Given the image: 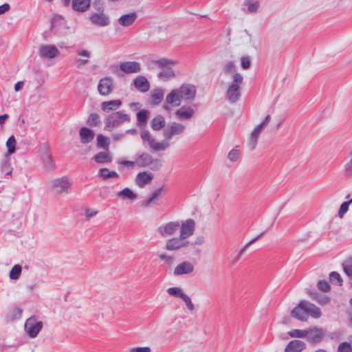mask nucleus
<instances>
[{
	"mask_svg": "<svg viewBox=\"0 0 352 352\" xmlns=\"http://www.w3.org/2000/svg\"><path fill=\"white\" fill-rule=\"evenodd\" d=\"M338 352H352V346L346 342H341L338 346Z\"/></svg>",
	"mask_w": 352,
	"mask_h": 352,
	"instance_id": "obj_46",
	"label": "nucleus"
},
{
	"mask_svg": "<svg viewBox=\"0 0 352 352\" xmlns=\"http://www.w3.org/2000/svg\"><path fill=\"white\" fill-rule=\"evenodd\" d=\"M122 104V100L119 99L112 100L102 102L100 104V107L104 112L109 113L118 109L121 107Z\"/></svg>",
	"mask_w": 352,
	"mask_h": 352,
	"instance_id": "obj_17",
	"label": "nucleus"
},
{
	"mask_svg": "<svg viewBox=\"0 0 352 352\" xmlns=\"http://www.w3.org/2000/svg\"><path fill=\"white\" fill-rule=\"evenodd\" d=\"M343 269L348 276L352 278V258L347 260L343 264Z\"/></svg>",
	"mask_w": 352,
	"mask_h": 352,
	"instance_id": "obj_47",
	"label": "nucleus"
},
{
	"mask_svg": "<svg viewBox=\"0 0 352 352\" xmlns=\"http://www.w3.org/2000/svg\"><path fill=\"white\" fill-rule=\"evenodd\" d=\"M148 144L154 151H164L169 146V143L167 141L157 142L153 138L149 140Z\"/></svg>",
	"mask_w": 352,
	"mask_h": 352,
	"instance_id": "obj_26",
	"label": "nucleus"
},
{
	"mask_svg": "<svg viewBox=\"0 0 352 352\" xmlns=\"http://www.w3.org/2000/svg\"><path fill=\"white\" fill-rule=\"evenodd\" d=\"M148 111L146 110H141L137 113L138 124L140 126H144L147 120Z\"/></svg>",
	"mask_w": 352,
	"mask_h": 352,
	"instance_id": "obj_32",
	"label": "nucleus"
},
{
	"mask_svg": "<svg viewBox=\"0 0 352 352\" xmlns=\"http://www.w3.org/2000/svg\"><path fill=\"white\" fill-rule=\"evenodd\" d=\"M243 76L239 73H236L233 76L232 82L228 87L227 91V97L230 102H235L239 98V88L243 82Z\"/></svg>",
	"mask_w": 352,
	"mask_h": 352,
	"instance_id": "obj_4",
	"label": "nucleus"
},
{
	"mask_svg": "<svg viewBox=\"0 0 352 352\" xmlns=\"http://www.w3.org/2000/svg\"><path fill=\"white\" fill-rule=\"evenodd\" d=\"M307 331H309L308 340L313 343L320 342L324 335L323 329L318 327L309 329Z\"/></svg>",
	"mask_w": 352,
	"mask_h": 352,
	"instance_id": "obj_15",
	"label": "nucleus"
},
{
	"mask_svg": "<svg viewBox=\"0 0 352 352\" xmlns=\"http://www.w3.org/2000/svg\"><path fill=\"white\" fill-rule=\"evenodd\" d=\"M43 161L45 164V166L47 168H54V164L53 163V160L52 159V157L48 153H46L43 155Z\"/></svg>",
	"mask_w": 352,
	"mask_h": 352,
	"instance_id": "obj_49",
	"label": "nucleus"
},
{
	"mask_svg": "<svg viewBox=\"0 0 352 352\" xmlns=\"http://www.w3.org/2000/svg\"><path fill=\"white\" fill-rule=\"evenodd\" d=\"M138 18L136 12H133L122 15L118 20V23L124 27L131 25Z\"/></svg>",
	"mask_w": 352,
	"mask_h": 352,
	"instance_id": "obj_18",
	"label": "nucleus"
},
{
	"mask_svg": "<svg viewBox=\"0 0 352 352\" xmlns=\"http://www.w3.org/2000/svg\"><path fill=\"white\" fill-rule=\"evenodd\" d=\"M78 54L81 56H85L88 58L89 56V53L87 50H81L78 52Z\"/></svg>",
	"mask_w": 352,
	"mask_h": 352,
	"instance_id": "obj_63",
	"label": "nucleus"
},
{
	"mask_svg": "<svg viewBox=\"0 0 352 352\" xmlns=\"http://www.w3.org/2000/svg\"><path fill=\"white\" fill-rule=\"evenodd\" d=\"M159 258L161 261H164L170 263H171L173 261V258L171 256L166 254H160Z\"/></svg>",
	"mask_w": 352,
	"mask_h": 352,
	"instance_id": "obj_55",
	"label": "nucleus"
},
{
	"mask_svg": "<svg viewBox=\"0 0 352 352\" xmlns=\"http://www.w3.org/2000/svg\"><path fill=\"white\" fill-rule=\"evenodd\" d=\"M54 188L60 192H67L71 186V184L67 179H56L53 182Z\"/></svg>",
	"mask_w": 352,
	"mask_h": 352,
	"instance_id": "obj_21",
	"label": "nucleus"
},
{
	"mask_svg": "<svg viewBox=\"0 0 352 352\" xmlns=\"http://www.w3.org/2000/svg\"><path fill=\"white\" fill-rule=\"evenodd\" d=\"M153 179V174L148 171L139 173L135 177L137 186L143 188L146 184H149Z\"/></svg>",
	"mask_w": 352,
	"mask_h": 352,
	"instance_id": "obj_12",
	"label": "nucleus"
},
{
	"mask_svg": "<svg viewBox=\"0 0 352 352\" xmlns=\"http://www.w3.org/2000/svg\"><path fill=\"white\" fill-rule=\"evenodd\" d=\"M109 146V139L103 135H98L97 136V146L98 148H102L108 149Z\"/></svg>",
	"mask_w": 352,
	"mask_h": 352,
	"instance_id": "obj_34",
	"label": "nucleus"
},
{
	"mask_svg": "<svg viewBox=\"0 0 352 352\" xmlns=\"http://www.w3.org/2000/svg\"><path fill=\"white\" fill-rule=\"evenodd\" d=\"M352 203V198L349 201L342 203L338 210V216L340 218H342L344 214L348 211L349 205Z\"/></svg>",
	"mask_w": 352,
	"mask_h": 352,
	"instance_id": "obj_44",
	"label": "nucleus"
},
{
	"mask_svg": "<svg viewBox=\"0 0 352 352\" xmlns=\"http://www.w3.org/2000/svg\"><path fill=\"white\" fill-rule=\"evenodd\" d=\"M239 157V151L236 149L231 150L228 153V158L232 161L235 162Z\"/></svg>",
	"mask_w": 352,
	"mask_h": 352,
	"instance_id": "obj_52",
	"label": "nucleus"
},
{
	"mask_svg": "<svg viewBox=\"0 0 352 352\" xmlns=\"http://www.w3.org/2000/svg\"><path fill=\"white\" fill-rule=\"evenodd\" d=\"M153 163V159L148 154H142L136 158V165L139 167H146Z\"/></svg>",
	"mask_w": 352,
	"mask_h": 352,
	"instance_id": "obj_24",
	"label": "nucleus"
},
{
	"mask_svg": "<svg viewBox=\"0 0 352 352\" xmlns=\"http://www.w3.org/2000/svg\"><path fill=\"white\" fill-rule=\"evenodd\" d=\"M309 331L303 329H292L288 331V335L291 338H303L307 336Z\"/></svg>",
	"mask_w": 352,
	"mask_h": 352,
	"instance_id": "obj_33",
	"label": "nucleus"
},
{
	"mask_svg": "<svg viewBox=\"0 0 352 352\" xmlns=\"http://www.w3.org/2000/svg\"><path fill=\"white\" fill-rule=\"evenodd\" d=\"M88 62V60L86 59V60H84V59H78L76 60V63L78 65V66H81L82 65H85Z\"/></svg>",
	"mask_w": 352,
	"mask_h": 352,
	"instance_id": "obj_64",
	"label": "nucleus"
},
{
	"mask_svg": "<svg viewBox=\"0 0 352 352\" xmlns=\"http://www.w3.org/2000/svg\"><path fill=\"white\" fill-rule=\"evenodd\" d=\"M241 65L243 69H248L250 66V58L248 56H243L241 59Z\"/></svg>",
	"mask_w": 352,
	"mask_h": 352,
	"instance_id": "obj_51",
	"label": "nucleus"
},
{
	"mask_svg": "<svg viewBox=\"0 0 352 352\" xmlns=\"http://www.w3.org/2000/svg\"><path fill=\"white\" fill-rule=\"evenodd\" d=\"M270 115H267L265 118V119L263 120V121L260 123L259 124H258L254 129V131H255L256 133L258 134H261V131L263 130V129L265 127L267 126V125L269 124L270 121Z\"/></svg>",
	"mask_w": 352,
	"mask_h": 352,
	"instance_id": "obj_41",
	"label": "nucleus"
},
{
	"mask_svg": "<svg viewBox=\"0 0 352 352\" xmlns=\"http://www.w3.org/2000/svg\"><path fill=\"white\" fill-rule=\"evenodd\" d=\"M235 70V67L234 63H229L226 65V73H230L234 72Z\"/></svg>",
	"mask_w": 352,
	"mask_h": 352,
	"instance_id": "obj_58",
	"label": "nucleus"
},
{
	"mask_svg": "<svg viewBox=\"0 0 352 352\" xmlns=\"http://www.w3.org/2000/svg\"><path fill=\"white\" fill-rule=\"evenodd\" d=\"M39 55L42 58H53L60 54L58 50L54 45H41L39 47Z\"/></svg>",
	"mask_w": 352,
	"mask_h": 352,
	"instance_id": "obj_10",
	"label": "nucleus"
},
{
	"mask_svg": "<svg viewBox=\"0 0 352 352\" xmlns=\"http://www.w3.org/2000/svg\"><path fill=\"white\" fill-rule=\"evenodd\" d=\"M184 130V126L180 123L173 122L164 132V137L170 139L173 135L180 134Z\"/></svg>",
	"mask_w": 352,
	"mask_h": 352,
	"instance_id": "obj_13",
	"label": "nucleus"
},
{
	"mask_svg": "<svg viewBox=\"0 0 352 352\" xmlns=\"http://www.w3.org/2000/svg\"><path fill=\"white\" fill-rule=\"evenodd\" d=\"M344 172L347 177H352V151L349 153V160L344 165Z\"/></svg>",
	"mask_w": 352,
	"mask_h": 352,
	"instance_id": "obj_40",
	"label": "nucleus"
},
{
	"mask_svg": "<svg viewBox=\"0 0 352 352\" xmlns=\"http://www.w3.org/2000/svg\"><path fill=\"white\" fill-rule=\"evenodd\" d=\"M79 137L80 142L82 144H87L93 141L95 137L94 132L87 127H82L79 131Z\"/></svg>",
	"mask_w": 352,
	"mask_h": 352,
	"instance_id": "obj_14",
	"label": "nucleus"
},
{
	"mask_svg": "<svg viewBox=\"0 0 352 352\" xmlns=\"http://www.w3.org/2000/svg\"><path fill=\"white\" fill-rule=\"evenodd\" d=\"M157 63L160 65H169L174 64L175 62L168 58H162L157 60Z\"/></svg>",
	"mask_w": 352,
	"mask_h": 352,
	"instance_id": "obj_56",
	"label": "nucleus"
},
{
	"mask_svg": "<svg viewBox=\"0 0 352 352\" xmlns=\"http://www.w3.org/2000/svg\"><path fill=\"white\" fill-rule=\"evenodd\" d=\"M90 5V0H73L72 1V7L73 9L79 11L84 12L85 11Z\"/></svg>",
	"mask_w": 352,
	"mask_h": 352,
	"instance_id": "obj_25",
	"label": "nucleus"
},
{
	"mask_svg": "<svg viewBox=\"0 0 352 352\" xmlns=\"http://www.w3.org/2000/svg\"><path fill=\"white\" fill-rule=\"evenodd\" d=\"M129 120L130 118L129 115L122 111H116L107 117L104 129H110L116 127L125 122H129Z\"/></svg>",
	"mask_w": 352,
	"mask_h": 352,
	"instance_id": "obj_5",
	"label": "nucleus"
},
{
	"mask_svg": "<svg viewBox=\"0 0 352 352\" xmlns=\"http://www.w3.org/2000/svg\"><path fill=\"white\" fill-rule=\"evenodd\" d=\"M16 145V142L13 135L10 136L7 142L6 146L8 147V151L9 154H12L15 151V147Z\"/></svg>",
	"mask_w": 352,
	"mask_h": 352,
	"instance_id": "obj_42",
	"label": "nucleus"
},
{
	"mask_svg": "<svg viewBox=\"0 0 352 352\" xmlns=\"http://www.w3.org/2000/svg\"><path fill=\"white\" fill-rule=\"evenodd\" d=\"M151 349L148 346H139L131 349L130 352H151Z\"/></svg>",
	"mask_w": 352,
	"mask_h": 352,
	"instance_id": "obj_53",
	"label": "nucleus"
},
{
	"mask_svg": "<svg viewBox=\"0 0 352 352\" xmlns=\"http://www.w3.org/2000/svg\"><path fill=\"white\" fill-rule=\"evenodd\" d=\"M305 347L306 344L303 341L293 340L287 344L285 352H301Z\"/></svg>",
	"mask_w": 352,
	"mask_h": 352,
	"instance_id": "obj_16",
	"label": "nucleus"
},
{
	"mask_svg": "<svg viewBox=\"0 0 352 352\" xmlns=\"http://www.w3.org/2000/svg\"><path fill=\"white\" fill-rule=\"evenodd\" d=\"M244 5L248 7V11L252 13L257 12L260 7L258 1H252L251 0H245Z\"/></svg>",
	"mask_w": 352,
	"mask_h": 352,
	"instance_id": "obj_36",
	"label": "nucleus"
},
{
	"mask_svg": "<svg viewBox=\"0 0 352 352\" xmlns=\"http://www.w3.org/2000/svg\"><path fill=\"white\" fill-rule=\"evenodd\" d=\"M23 81H19L18 82H16L14 85V90L15 91H19L21 90V89L23 87Z\"/></svg>",
	"mask_w": 352,
	"mask_h": 352,
	"instance_id": "obj_59",
	"label": "nucleus"
},
{
	"mask_svg": "<svg viewBox=\"0 0 352 352\" xmlns=\"http://www.w3.org/2000/svg\"><path fill=\"white\" fill-rule=\"evenodd\" d=\"M141 138L144 142H146L148 143L152 137L147 131L143 130L141 131Z\"/></svg>",
	"mask_w": 352,
	"mask_h": 352,
	"instance_id": "obj_54",
	"label": "nucleus"
},
{
	"mask_svg": "<svg viewBox=\"0 0 352 352\" xmlns=\"http://www.w3.org/2000/svg\"><path fill=\"white\" fill-rule=\"evenodd\" d=\"M2 170L4 171L6 175H10L12 173V168H10L8 165L3 166Z\"/></svg>",
	"mask_w": 352,
	"mask_h": 352,
	"instance_id": "obj_61",
	"label": "nucleus"
},
{
	"mask_svg": "<svg viewBox=\"0 0 352 352\" xmlns=\"http://www.w3.org/2000/svg\"><path fill=\"white\" fill-rule=\"evenodd\" d=\"M135 87L141 92H146L149 90L150 85L147 79L142 76H138L133 81Z\"/></svg>",
	"mask_w": 352,
	"mask_h": 352,
	"instance_id": "obj_19",
	"label": "nucleus"
},
{
	"mask_svg": "<svg viewBox=\"0 0 352 352\" xmlns=\"http://www.w3.org/2000/svg\"><path fill=\"white\" fill-rule=\"evenodd\" d=\"M258 238V236L254 238V239H252V241H250L247 245H245L241 250V252H240V255L243 254V252L245 251L246 250V248L251 243H254V241H256L257 240V239Z\"/></svg>",
	"mask_w": 352,
	"mask_h": 352,
	"instance_id": "obj_60",
	"label": "nucleus"
},
{
	"mask_svg": "<svg viewBox=\"0 0 352 352\" xmlns=\"http://www.w3.org/2000/svg\"><path fill=\"white\" fill-rule=\"evenodd\" d=\"M167 292L169 295L177 298H182L186 293L183 291V289L178 287H169L167 289Z\"/></svg>",
	"mask_w": 352,
	"mask_h": 352,
	"instance_id": "obj_35",
	"label": "nucleus"
},
{
	"mask_svg": "<svg viewBox=\"0 0 352 352\" xmlns=\"http://www.w3.org/2000/svg\"><path fill=\"white\" fill-rule=\"evenodd\" d=\"M153 130L159 131L165 126V120L162 116L155 117L151 122Z\"/></svg>",
	"mask_w": 352,
	"mask_h": 352,
	"instance_id": "obj_27",
	"label": "nucleus"
},
{
	"mask_svg": "<svg viewBox=\"0 0 352 352\" xmlns=\"http://www.w3.org/2000/svg\"><path fill=\"white\" fill-rule=\"evenodd\" d=\"M95 161L98 164H103L111 161V156L109 152H100L94 156Z\"/></svg>",
	"mask_w": 352,
	"mask_h": 352,
	"instance_id": "obj_28",
	"label": "nucleus"
},
{
	"mask_svg": "<svg viewBox=\"0 0 352 352\" xmlns=\"http://www.w3.org/2000/svg\"><path fill=\"white\" fill-rule=\"evenodd\" d=\"M166 190V187L164 186H161L158 189L155 190L151 195L150 198L147 200V204L151 203L153 200L157 199Z\"/></svg>",
	"mask_w": 352,
	"mask_h": 352,
	"instance_id": "obj_39",
	"label": "nucleus"
},
{
	"mask_svg": "<svg viewBox=\"0 0 352 352\" xmlns=\"http://www.w3.org/2000/svg\"><path fill=\"white\" fill-rule=\"evenodd\" d=\"M259 135V134L252 131L248 142V146L250 150H254L256 148Z\"/></svg>",
	"mask_w": 352,
	"mask_h": 352,
	"instance_id": "obj_37",
	"label": "nucleus"
},
{
	"mask_svg": "<svg viewBox=\"0 0 352 352\" xmlns=\"http://www.w3.org/2000/svg\"><path fill=\"white\" fill-rule=\"evenodd\" d=\"M91 22L99 26H106L109 24V19L103 13H95L90 16Z\"/></svg>",
	"mask_w": 352,
	"mask_h": 352,
	"instance_id": "obj_23",
	"label": "nucleus"
},
{
	"mask_svg": "<svg viewBox=\"0 0 352 352\" xmlns=\"http://www.w3.org/2000/svg\"><path fill=\"white\" fill-rule=\"evenodd\" d=\"M21 273V267L19 265H15L10 272V278L13 280L18 279Z\"/></svg>",
	"mask_w": 352,
	"mask_h": 352,
	"instance_id": "obj_43",
	"label": "nucleus"
},
{
	"mask_svg": "<svg viewBox=\"0 0 352 352\" xmlns=\"http://www.w3.org/2000/svg\"><path fill=\"white\" fill-rule=\"evenodd\" d=\"M122 164L124 165V166H134L135 165H136V160L135 162H132V161H124L122 162Z\"/></svg>",
	"mask_w": 352,
	"mask_h": 352,
	"instance_id": "obj_62",
	"label": "nucleus"
},
{
	"mask_svg": "<svg viewBox=\"0 0 352 352\" xmlns=\"http://www.w3.org/2000/svg\"><path fill=\"white\" fill-rule=\"evenodd\" d=\"M292 317L300 320L307 321L309 316L314 318H319L321 311L319 307L307 301H300L292 311Z\"/></svg>",
	"mask_w": 352,
	"mask_h": 352,
	"instance_id": "obj_2",
	"label": "nucleus"
},
{
	"mask_svg": "<svg viewBox=\"0 0 352 352\" xmlns=\"http://www.w3.org/2000/svg\"><path fill=\"white\" fill-rule=\"evenodd\" d=\"M120 69L126 74L138 73L141 70V66L136 61H126L120 63Z\"/></svg>",
	"mask_w": 352,
	"mask_h": 352,
	"instance_id": "obj_11",
	"label": "nucleus"
},
{
	"mask_svg": "<svg viewBox=\"0 0 352 352\" xmlns=\"http://www.w3.org/2000/svg\"><path fill=\"white\" fill-rule=\"evenodd\" d=\"M329 279L332 283L336 284L339 286L342 284V278H341L340 274L336 272H332L329 274Z\"/></svg>",
	"mask_w": 352,
	"mask_h": 352,
	"instance_id": "obj_45",
	"label": "nucleus"
},
{
	"mask_svg": "<svg viewBox=\"0 0 352 352\" xmlns=\"http://www.w3.org/2000/svg\"><path fill=\"white\" fill-rule=\"evenodd\" d=\"M195 266L190 261H184L177 264L173 270L175 276L190 275L195 272Z\"/></svg>",
	"mask_w": 352,
	"mask_h": 352,
	"instance_id": "obj_6",
	"label": "nucleus"
},
{
	"mask_svg": "<svg viewBox=\"0 0 352 352\" xmlns=\"http://www.w3.org/2000/svg\"><path fill=\"white\" fill-rule=\"evenodd\" d=\"M181 299L184 302L190 311H192L195 309V306L188 295L186 294Z\"/></svg>",
	"mask_w": 352,
	"mask_h": 352,
	"instance_id": "obj_48",
	"label": "nucleus"
},
{
	"mask_svg": "<svg viewBox=\"0 0 352 352\" xmlns=\"http://www.w3.org/2000/svg\"><path fill=\"white\" fill-rule=\"evenodd\" d=\"M166 101L173 107H178L183 100L180 98L179 92L175 89L172 90V91L167 95Z\"/></svg>",
	"mask_w": 352,
	"mask_h": 352,
	"instance_id": "obj_20",
	"label": "nucleus"
},
{
	"mask_svg": "<svg viewBox=\"0 0 352 352\" xmlns=\"http://www.w3.org/2000/svg\"><path fill=\"white\" fill-rule=\"evenodd\" d=\"M195 111L191 107H182L175 112L177 117L182 120H188L193 116Z\"/></svg>",
	"mask_w": 352,
	"mask_h": 352,
	"instance_id": "obj_22",
	"label": "nucleus"
},
{
	"mask_svg": "<svg viewBox=\"0 0 352 352\" xmlns=\"http://www.w3.org/2000/svg\"><path fill=\"white\" fill-rule=\"evenodd\" d=\"M99 175L104 179L113 177H118V174L114 170H109L108 168H104L99 170Z\"/></svg>",
	"mask_w": 352,
	"mask_h": 352,
	"instance_id": "obj_30",
	"label": "nucleus"
},
{
	"mask_svg": "<svg viewBox=\"0 0 352 352\" xmlns=\"http://www.w3.org/2000/svg\"><path fill=\"white\" fill-rule=\"evenodd\" d=\"M113 90V82L110 78H103L100 80L98 85V93L101 96H108Z\"/></svg>",
	"mask_w": 352,
	"mask_h": 352,
	"instance_id": "obj_9",
	"label": "nucleus"
},
{
	"mask_svg": "<svg viewBox=\"0 0 352 352\" xmlns=\"http://www.w3.org/2000/svg\"><path fill=\"white\" fill-rule=\"evenodd\" d=\"M175 76V73L172 68L166 67L163 69L159 74V78L164 80H168Z\"/></svg>",
	"mask_w": 352,
	"mask_h": 352,
	"instance_id": "obj_29",
	"label": "nucleus"
},
{
	"mask_svg": "<svg viewBox=\"0 0 352 352\" xmlns=\"http://www.w3.org/2000/svg\"><path fill=\"white\" fill-rule=\"evenodd\" d=\"M186 223H188L192 228L196 226L195 221L192 219H188L181 223L179 221H171L160 226L157 229V232L162 237L173 236L178 231L181 232L182 228Z\"/></svg>",
	"mask_w": 352,
	"mask_h": 352,
	"instance_id": "obj_3",
	"label": "nucleus"
},
{
	"mask_svg": "<svg viewBox=\"0 0 352 352\" xmlns=\"http://www.w3.org/2000/svg\"><path fill=\"white\" fill-rule=\"evenodd\" d=\"M180 95V98L185 102L193 100L196 94V88L191 85H183L179 89H176Z\"/></svg>",
	"mask_w": 352,
	"mask_h": 352,
	"instance_id": "obj_7",
	"label": "nucleus"
},
{
	"mask_svg": "<svg viewBox=\"0 0 352 352\" xmlns=\"http://www.w3.org/2000/svg\"><path fill=\"white\" fill-rule=\"evenodd\" d=\"M318 287L320 290L327 292L330 289L329 284L327 280H320L318 283Z\"/></svg>",
	"mask_w": 352,
	"mask_h": 352,
	"instance_id": "obj_50",
	"label": "nucleus"
},
{
	"mask_svg": "<svg viewBox=\"0 0 352 352\" xmlns=\"http://www.w3.org/2000/svg\"><path fill=\"white\" fill-rule=\"evenodd\" d=\"M100 122V116L96 113H91L87 119V124L90 126H96Z\"/></svg>",
	"mask_w": 352,
	"mask_h": 352,
	"instance_id": "obj_38",
	"label": "nucleus"
},
{
	"mask_svg": "<svg viewBox=\"0 0 352 352\" xmlns=\"http://www.w3.org/2000/svg\"><path fill=\"white\" fill-rule=\"evenodd\" d=\"M195 228L188 223L184 225L178 237H171L165 243V249L169 252H176L188 247L190 242L188 238L195 233Z\"/></svg>",
	"mask_w": 352,
	"mask_h": 352,
	"instance_id": "obj_1",
	"label": "nucleus"
},
{
	"mask_svg": "<svg viewBox=\"0 0 352 352\" xmlns=\"http://www.w3.org/2000/svg\"><path fill=\"white\" fill-rule=\"evenodd\" d=\"M42 327L43 323L37 321L34 318H28L25 324V329L28 334L32 338H34L37 336L41 330Z\"/></svg>",
	"mask_w": 352,
	"mask_h": 352,
	"instance_id": "obj_8",
	"label": "nucleus"
},
{
	"mask_svg": "<svg viewBox=\"0 0 352 352\" xmlns=\"http://www.w3.org/2000/svg\"><path fill=\"white\" fill-rule=\"evenodd\" d=\"M10 9V6L8 3H6L0 6V14H3L8 12Z\"/></svg>",
	"mask_w": 352,
	"mask_h": 352,
	"instance_id": "obj_57",
	"label": "nucleus"
},
{
	"mask_svg": "<svg viewBox=\"0 0 352 352\" xmlns=\"http://www.w3.org/2000/svg\"><path fill=\"white\" fill-rule=\"evenodd\" d=\"M117 196L126 198L130 200H134L137 197L136 195L129 188H125L122 190L118 192L117 193Z\"/></svg>",
	"mask_w": 352,
	"mask_h": 352,
	"instance_id": "obj_31",
	"label": "nucleus"
}]
</instances>
